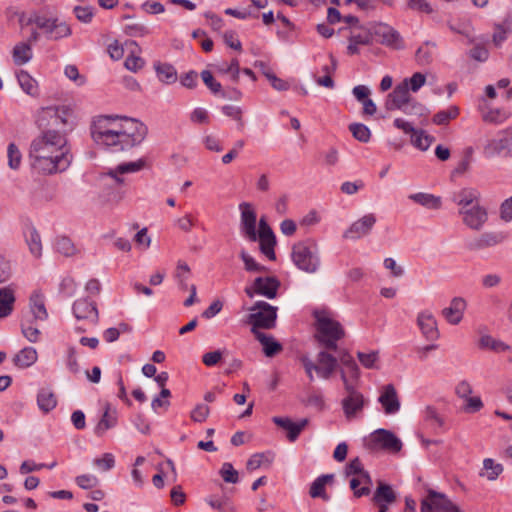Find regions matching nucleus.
I'll return each mask as SVG.
<instances>
[{
	"instance_id": "obj_41",
	"label": "nucleus",
	"mask_w": 512,
	"mask_h": 512,
	"mask_svg": "<svg viewBox=\"0 0 512 512\" xmlns=\"http://www.w3.org/2000/svg\"><path fill=\"white\" fill-rule=\"evenodd\" d=\"M17 80L22 88V90L31 96L38 95V86L35 79L31 77V75L25 71L21 70L17 73Z\"/></svg>"
},
{
	"instance_id": "obj_12",
	"label": "nucleus",
	"mask_w": 512,
	"mask_h": 512,
	"mask_svg": "<svg viewBox=\"0 0 512 512\" xmlns=\"http://www.w3.org/2000/svg\"><path fill=\"white\" fill-rule=\"evenodd\" d=\"M463 223L472 230L479 231L483 228L488 220L486 208L479 203H475L471 207L459 210Z\"/></svg>"
},
{
	"instance_id": "obj_61",
	"label": "nucleus",
	"mask_w": 512,
	"mask_h": 512,
	"mask_svg": "<svg viewBox=\"0 0 512 512\" xmlns=\"http://www.w3.org/2000/svg\"><path fill=\"white\" fill-rule=\"evenodd\" d=\"M74 14L83 23H90L94 16V8L91 6H75Z\"/></svg>"
},
{
	"instance_id": "obj_20",
	"label": "nucleus",
	"mask_w": 512,
	"mask_h": 512,
	"mask_svg": "<svg viewBox=\"0 0 512 512\" xmlns=\"http://www.w3.org/2000/svg\"><path fill=\"white\" fill-rule=\"evenodd\" d=\"M272 421L275 425L287 431V438L290 442H295L308 424V419L306 418L301 419L299 422H293L289 417L274 416Z\"/></svg>"
},
{
	"instance_id": "obj_28",
	"label": "nucleus",
	"mask_w": 512,
	"mask_h": 512,
	"mask_svg": "<svg viewBox=\"0 0 512 512\" xmlns=\"http://www.w3.org/2000/svg\"><path fill=\"white\" fill-rule=\"evenodd\" d=\"M408 198L426 209L438 210L442 207V198L434 194L418 192L410 194Z\"/></svg>"
},
{
	"instance_id": "obj_23",
	"label": "nucleus",
	"mask_w": 512,
	"mask_h": 512,
	"mask_svg": "<svg viewBox=\"0 0 512 512\" xmlns=\"http://www.w3.org/2000/svg\"><path fill=\"white\" fill-rule=\"evenodd\" d=\"M466 306V301L462 297H454L449 307L442 310V315L449 324L457 325L463 319Z\"/></svg>"
},
{
	"instance_id": "obj_53",
	"label": "nucleus",
	"mask_w": 512,
	"mask_h": 512,
	"mask_svg": "<svg viewBox=\"0 0 512 512\" xmlns=\"http://www.w3.org/2000/svg\"><path fill=\"white\" fill-rule=\"evenodd\" d=\"M219 474L226 483L236 484L239 482V473L229 462L222 464Z\"/></svg>"
},
{
	"instance_id": "obj_1",
	"label": "nucleus",
	"mask_w": 512,
	"mask_h": 512,
	"mask_svg": "<svg viewBox=\"0 0 512 512\" xmlns=\"http://www.w3.org/2000/svg\"><path fill=\"white\" fill-rule=\"evenodd\" d=\"M69 118L70 110L63 106L46 107L39 112L36 123L41 133L32 140L29 150L35 169L53 174L69 167L72 158L67 142L72 129Z\"/></svg>"
},
{
	"instance_id": "obj_51",
	"label": "nucleus",
	"mask_w": 512,
	"mask_h": 512,
	"mask_svg": "<svg viewBox=\"0 0 512 512\" xmlns=\"http://www.w3.org/2000/svg\"><path fill=\"white\" fill-rule=\"evenodd\" d=\"M349 130L353 137L360 142L367 143L371 138L370 129L362 123H352L349 125Z\"/></svg>"
},
{
	"instance_id": "obj_57",
	"label": "nucleus",
	"mask_w": 512,
	"mask_h": 512,
	"mask_svg": "<svg viewBox=\"0 0 512 512\" xmlns=\"http://www.w3.org/2000/svg\"><path fill=\"white\" fill-rule=\"evenodd\" d=\"M402 83H406L409 91L417 92L426 83V76L420 72L414 73L410 78H405Z\"/></svg>"
},
{
	"instance_id": "obj_7",
	"label": "nucleus",
	"mask_w": 512,
	"mask_h": 512,
	"mask_svg": "<svg viewBox=\"0 0 512 512\" xmlns=\"http://www.w3.org/2000/svg\"><path fill=\"white\" fill-rule=\"evenodd\" d=\"M365 446L370 451L386 450L397 453L402 448V442L391 431L380 428L370 434Z\"/></svg>"
},
{
	"instance_id": "obj_11",
	"label": "nucleus",
	"mask_w": 512,
	"mask_h": 512,
	"mask_svg": "<svg viewBox=\"0 0 512 512\" xmlns=\"http://www.w3.org/2000/svg\"><path fill=\"white\" fill-rule=\"evenodd\" d=\"M241 211L240 217V231L242 235L251 242L257 240L256 222L257 216L252 205L247 202H243L239 205Z\"/></svg>"
},
{
	"instance_id": "obj_42",
	"label": "nucleus",
	"mask_w": 512,
	"mask_h": 512,
	"mask_svg": "<svg viewBox=\"0 0 512 512\" xmlns=\"http://www.w3.org/2000/svg\"><path fill=\"white\" fill-rule=\"evenodd\" d=\"M503 472V465L500 463H496L491 458H486L483 460V469L480 472L481 477H486L489 481L496 480L499 475Z\"/></svg>"
},
{
	"instance_id": "obj_64",
	"label": "nucleus",
	"mask_w": 512,
	"mask_h": 512,
	"mask_svg": "<svg viewBox=\"0 0 512 512\" xmlns=\"http://www.w3.org/2000/svg\"><path fill=\"white\" fill-rule=\"evenodd\" d=\"M76 484L82 489H91L97 486L98 478L92 474H82L75 478Z\"/></svg>"
},
{
	"instance_id": "obj_55",
	"label": "nucleus",
	"mask_w": 512,
	"mask_h": 512,
	"mask_svg": "<svg viewBox=\"0 0 512 512\" xmlns=\"http://www.w3.org/2000/svg\"><path fill=\"white\" fill-rule=\"evenodd\" d=\"M123 31L130 37H144L150 34V30L143 23L126 24Z\"/></svg>"
},
{
	"instance_id": "obj_50",
	"label": "nucleus",
	"mask_w": 512,
	"mask_h": 512,
	"mask_svg": "<svg viewBox=\"0 0 512 512\" xmlns=\"http://www.w3.org/2000/svg\"><path fill=\"white\" fill-rule=\"evenodd\" d=\"M459 115L457 106H450L447 110H441L433 116V123L436 125H446L450 120L455 119Z\"/></svg>"
},
{
	"instance_id": "obj_40",
	"label": "nucleus",
	"mask_w": 512,
	"mask_h": 512,
	"mask_svg": "<svg viewBox=\"0 0 512 512\" xmlns=\"http://www.w3.org/2000/svg\"><path fill=\"white\" fill-rule=\"evenodd\" d=\"M26 243L32 255L40 257L42 255L41 237L35 227H29L25 233Z\"/></svg>"
},
{
	"instance_id": "obj_13",
	"label": "nucleus",
	"mask_w": 512,
	"mask_h": 512,
	"mask_svg": "<svg viewBox=\"0 0 512 512\" xmlns=\"http://www.w3.org/2000/svg\"><path fill=\"white\" fill-rule=\"evenodd\" d=\"M257 238H259L261 252L269 260L274 261L276 259V254L274 251L276 245V237L270 226L267 224L265 218H261L259 221V231Z\"/></svg>"
},
{
	"instance_id": "obj_25",
	"label": "nucleus",
	"mask_w": 512,
	"mask_h": 512,
	"mask_svg": "<svg viewBox=\"0 0 512 512\" xmlns=\"http://www.w3.org/2000/svg\"><path fill=\"white\" fill-rule=\"evenodd\" d=\"M427 500L432 505V509L438 512H461L460 508L443 493L429 490Z\"/></svg>"
},
{
	"instance_id": "obj_8",
	"label": "nucleus",
	"mask_w": 512,
	"mask_h": 512,
	"mask_svg": "<svg viewBox=\"0 0 512 512\" xmlns=\"http://www.w3.org/2000/svg\"><path fill=\"white\" fill-rule=\"evenodd\" d=\"M280 286L281 283L275 276L257 277L251 286L245 287L244 291L249 298L260 295L268 299H275Z\"/></svg>"
},
{
	"instance_id": "obj_63",
	"label": "nucleus",
	"mask_w": 512,
	"mask_h": 512,
	"mask_svg": "<svg viewBox=\"0 0 512 512\" xmlns=\"http://www.w3.org/2000/svg\"><path fill=\"white\" fill-rule=\"evenodd\" d=\"M365 471L361 460L356 457L352 459L345 467L344 474L346 477L359 476Z\"/></svg>"
},
{
	"instance_id": "obj_48",
	"label": "nucleus",
	"mask_w": 512,
	"mask_h": 512,
	"mask_svg": "<svg viewBox=\"0 0 512 512\" xmlns=\"http://www.w3.org/2000/svg\"><path fill=\"white\" fill-rule=\"evenodd\" d=\"M273 454L268 453H256L253 454L247 461L248 470H256L263 465H270L273 461Z\"/></svg>"
},
{
	"instance_id": "obj_52",
	"label": "nucleus",
	"mask_w": 512,
	"mask_h": 512,
	"mask_svg": "<svg viewBox=\"0 0 512 512\" xmlns=\"http://www.w3.org/2000/svg\"><path fill=\"white\" fill-rule=\"evenodd\" d=\"M357 357L361 365L366 369H377L379 353L378 351H370L368 353L358 352Z\"/></svg>"
},
{
	"instance_id": "obj_54",
	"label": "nucleus",
	"mask_w": 512,
	"mask_h": 512,
	"mask_svg": "<svg viewBox=\"0 0 512 512\" xmlns=\"http://www.w3.org/2000/svg\"><path fill=\"white\" fill-rule=\"evenodd\" d=\"M240 257H241L242 261L244 262L245 270L248 272L261 273V272H265L267 270V268L265 266L256 262V260L244 250H242L240 252Z\"/></svg>"
},
{
	"instance_id": "obj_38",
	"label": "nucleus",
	"mask_w": 512,
	"mask_h": 512,
	"mask_svg": "<svg viewBox=\"0 0 512 512\" xmlns=\"http://www.w3.org/2000/svg\"><path fill=\"white\" fill-rule=\"evenodd\" d=\"M15 296L12 289L0 288V318L9 316L13 311Z\"/></svg>"
},
{
	"instance_id": "obj_18",
	"label": "nucleus",
	"mask_w": 512,
	"mask_h": 512,
	"mask_svg": "<svg viewBox=\"0 0 512 512\" xmlns=\"http://www.w3.org/2000/svg\"><path fill=\"white\" fill-rule=\"evenodd\" d=\"M73 314L78 320H90L91 322L98 321V310L96 303L89 298H81L74 302Z\"/></svg>"
},
{
	"instance_id": "obj_31",
	"label": "nucleus",
	"mask_w": 512,
	"mask_h": 512,
	"mask_svg": "<svg viewBox=\"0 0 512 512\" xmlns=\"http://www.w3.org/2000/svg\"><path fill=\"white\" fill-rule=\"evenodd\" d=\"M396 495L392 487L388 484L380 483L374 495L373 502L377 506L387 505L395 502Z\"/></svg>"
},
{
	"instance_id": "obj_32",
	"label": "nucleus",
	"mask_w": 512,
	"mask_h": 512,
	"mask_svg": "<svg viewBox=\"0 0 512 512\" xmlns=\"http://www.w3.org/2000/svg\"><path fill=\"white\" fill-rule=\"evenodd\" d=\"M156 75L162 83L172 84L177 80V71L173 65L169 63L156 62L154 64Z\"/></svg>"
},
{
	"instance_id": "obj_60",
	"label": "nucleus",
	"mask_w": 512,
	"mask_h": 512,
	"mask_svg": "<svg viewBox=\"0 0 512 512\" xmlns=\"http://www.w3.org/2000/svg\"><path fill=\"white\" fill-rule=\"evenodd\" d=\"M400 111L407 115H418L421 116L424 114L425 107L419 103L415 98H411L410 101L407 102Z\"/></svg>"
},
{
	"instance_id": "obj_4",
	"label": "nucleus",
	"mask_w": 512,
	"mask_h": 512,
	"mask_svg": "<svg viewBox=\"0 0 512 512\" xmlns=\"http://www.w3.org/2000/svg\"><path fill=\"white\" fill-rule=\"evenodd\" d=\"M34 24L37 29L43 31L48 40L57 41L71 35L72 31L70 26L60 21L57 17L47 16L46 14L34 12L31 13L26 21V25Z\"/></svg>"
},
{
	"instance_id": "obj_22",
	"label": "nucleus",
	"mask_w": 512,
	"mask_h": 512,
	"mask_svg": "<svg viewBox=\"0 0 512 512\" xmlns=\"http://www.w3.org/2000/svg\"><path fill=\"white\" fill-rule=\"evenodd\" d=\"M384 412L388 415L396 414L400 410V401L397 391L392 384H387L383 387L382 392L378 398Z\"/></svg>"
},
{
	"instance_id": "obj_30",
	"label": "nucleus",
	"mask_w": 512,
	"mask_h": 512,
	"mask_svg": "<svg viewBox=\"0 0 512 512\" xmlns=\"http://www.w3.org/2000/svg\"><path fill=\"white\" fill-rule=\"evenodd\" d=\"M30 310L34 320L44 321L48 318L45 307L44 296L41 293L34 292L30 297Z\"/></svg>"
},
{
	"instance_id": "obj_58",
	"label": "nucleus",
	"mask_w": 512,
	"mask_h": 512,
	"mask_svg": "<svg viewBox=\"0 0 512 512\" xmlns=\"http://www.w3.org/2000/svg\"><path fill=\"white\" fill-rule=\"evenodd\" d=\"M425 421L431 426V428L437 432L438 429L443 426V419L439 416L437 411L428 406L425 410Z\"/></svg>"
},
{
	"instance_id": "obj_16",
	"label": "nucleus",
	"mask_w": 512,
	"mask_h": 512,
	"mask_svg": "<svg viewBox=\"0 0 512 512\" xmlns=\"http://www.w3.org/2000/svg\"><path fill=\"white\" fill-rule=\"evenodd\" d=\"M507 239L505 232H485L467 243L472 251L482 250L503 243Z\"/></svg>"
},
{
	"instance_id": "obj_46",
	"label": "nucleus",
	"mask_w": 512,
	"mask_h": 512,
	"mask_svg": "<svg viewBox=\"0 0 512 512\" xmlns=\"http://www.w3.org/2000/svg\"><path fill=\"white\" fill-rule=\"evenodd\" d=\"M435 138L432 135L427 134L424 130H416L413 135H411V142L413 146L416 148L426 151Z\"/></svg>"
},
{
	"instance_id": "obj_5",
	"label": "nucleus",
	"mask_w": 512,
	"mask_h": 512,
	"mask_svg": "<svg viewBox=\"0 0 512 512\" xmlns=\"http://www.w3.org/2000/svg\"><path fill=\"white\" fill-rule=\"evenodd\" d=\"M277 310L276 306L268 302L256 301L250 308L247 323L251 325V329H254V331L274 329L277 322Z\"/></svg>"
},
{
	"instance_id": "obj_37",
	"label": "nucleus",
	"mask_w": 512,
	"mask_h": 512,
	"mask_svg": "<svg viewBox=\"0 0 512 512\" xmlns=\"http://www.w3.org/2000/svg\"><path fill=\"white\" fill-rule=\"evenodd\" d=\"M436 44L431 41H425L416 51L415 60L419 65H429L434 58Z\"/></svg>"
},
{
	"instance_id": "obj_35",
	"label": "nucleus",
	"mask_w": 512,
	"mask_h": 512,
	"mask_svg": "<svg viewBox=\"0 0 512 512\" xmlns=\"http://www.w3.org/2000/svg\"><path fill=\"white\" fill-rule=\"evenodd\" d=\"M37 404L41 411L48 413L57 405L55 394L48 388H42L37 395Z\"/></svg>"
},
{
	"instance_id": "obj_59",
	"label": "nucleus",
	"mask_w": 512,
	"mask_h": 512,
	"mask_svg": "<svg viewBox=\"0 0 512 512\" xmlns=\"http://www.w3.org/2000/svg\"><path fill=\"white\" fill-rule=\"evenodd\" d=\"M8 165L11 169H18L21 164V152L14 143H10L7 148Z\"/></svg>"
},
{
	"instance_id": "obj_14",
	"label": "nucleus",
	"mask_w": 512,
	"mask_h": 512,
	"mask_svg": "<svg viewBox=\"0 0 512 512\" xmlns=\"http://www.w3.org/2000/svg\"><path fill=\"white\" fill-rule=\"evenodd\" d=\"M374 33L383 45L396 50L404 48V40L402 36L393 27L380 23L375 27Z\"/></svg>"
},
{
	"instance_id": "obj_36",
	"label": "nucleus",
	"mask_w": 512,
	"mask_h": 512,
	"mask_svg": "<svg viewBox=\"0 0 512 512\" xmlns=\"http://www.w3.org/2000/svg\"><path fill=\"white\" fill-rule=\"evenodd\" d=\"M38 358V354L35 348L25 347L20 350L14 357V363L20 368H27L32 366Z\"/></svg>"
},
{
	"instance_id": "obj_27",
	"label": "nucleus",
	"mask_w": 512,
	"mask_h": 512,
	"mask_svg": "<svg viewBox=\"0 0 512 512\" xmlns=\"http://www.w3.org/2000/svg\"><path fill=\"white\" fill-rule=\"evenodd\" d=\"M479 199L480 193L475 188H463L452 196V201L460 207L459 210H464L475 203H479Z\"/></svg>"
},
{
	"instance_id": "obj_34",
	"label": "nucleus",
	"mask_w": 512,
	"mask_h": 512,
	"mask_svg": "<svg viewBox=\"0 0 512 512\" xmlns=\"http://www.w3.org/2000/svg\"><path fill=\"white\" fill-rule=\"evenodd\" d=\"M12 57L14 63L18 66L28 63L33 57L31 45L26 42L16 44L12 51Z\"/></svg>"
},
{
	"instance_id": "obj_47",
	"label": "nucleus",
	"mask_w": 512,
	"mask_h": 512,
	"mask_svg": "<svg viewBox=\"0 0 512 512\" xmlns=\"http://www.w3.org/2000/svg\"><path fill=\"white\" fill-rule=\"evenodd\" d=\"M21 331L23 336L31 343H37L40 340L41 332L36 326H33L30 318L22 320Z\"/></svg>"
},
{
	"instance_id": "obj_10",
	"label": "nucleus",
	"mask_w": 512,
	"mask_h": 512,
	"mask_svg": "<svg viewBox=\"0 0 512 512\" xmlns=\"http://www.w3.org/2000/svg\"><path fill=\"white\" fill-rule=\"evenodd\" d=\"M483 155L485 158H511L505 130H500L497 134L486 140L483 145Z\"/></svg>"
},
{
	"instance_id": "obj_3",
	"label": "nucleus",
	"mask_w": 512,
	"mask_h": 512,
	"mask_svg": "<svg viewBox=\"0 0 512 512\" xmlns=\"http://www.w3.org/2000/svg\"><path fill=\"white\" fill-rule=\"evenodd\" d=\"M291 259L294 265L306 273H315L320 267L319 249L312 240H304L293 245Z\"/></svg>"
},
{
	"instance_id": "obj_62",
	"label": "nucleus",
	"mask_w": 512,
	"mask_h": 512,
	"mask_svg": "<svg viewBox=\"0 0 512 512\" xmlns=\"http://www.w3.org/2000/svg\"><path fill=\"white\" fill-rule=\"evenodd\" d=\"M210 414V408L206 404H197L195 408L191 411V419L194 422L202 423L206 421Z\"/></svg>"
},
{
	"instance_id": "obj_17",
	"label": "nucleus",
	"mask_w": 512,
	"mask_h": 512,
	"mask_svg": "<svg viewBox=\"0 0 512 512\" xmlns=\"http://www.w3.org/2000/svg\"><path fill=\"white\" fill-rule=\"evenodd\" d=\"M417 325L426 340L435 341L439 338L437 321L430 311L424 310L418 313Z\"/></svg>"
},
{
	"instance_id": "obj_15",
	"label": "nucleus",
	"mask_w": 512,
	"mask_h": 512,
	"mask_svg": "<svg viewBox=\"0 0 512 512\" xmlns=\"http://www.w3.org/2000/svg\"><path fill=\"white\" fill-rule=\"evenodd\" d=\"M376 223V217L373 213L364 215L359 220L353 222L344 232L343 237L347 239H360L370 233Z\"/></svg>"
},
{
	"instance_id": "obj_6",
	"label": "nucleus",
	"mask_w": 512,
	"mask_h": 512,
	"mask_svg": "<svg viewBox=\"0 0 512 512\" xmlns=\"http://www.w3.org/2000/svg\"><path fill=\"white\" fill-rule=\"evenodd\" d=\"M318 342L328 350L337 349V341L344 337L341 324L326 315L316 314Z\"/></svg>"
},
{
	"instance_id": "obj_21",
	"label": "nucleus",
	"mask_w": 512,
	"mask_h": 512,
	"mask_svg": "<svg viewBox=\"0 0 512 512\" xmlns=\"http://www.w3.org/2000/svg\"><path fill=\"white\" fill-rule=\"evenodd\" d=\"M316 361V373L323 379H329L338 367L337 357L326 351H320Z\"/></svg>"
},
{
	"instance_id": "obj_44",
	"label": "nucleus",
	"mask_w": 512,
	"mask_h": 512,
	"mask_svg": "<svg viewBox=\"0 0 512 512\" xmlns=\"http://www.w3.org/2000/svg\"><path fill=\"white\" fill-rule=\"evenodd\" d=\"M479 347L481 349H489L495 352H505L510 349V346L506 343L494 339L490 335H483L479 340Z\"/></svg>"
},
{
	"instance_id": "obj_43",
	"label": "nucleus",
	"mask_w": 512,
	"mask_h": 512,
	"mask_svg": "<svg viewBox=\"0 0 512 512\" xmlns=\"http://www.w3.org/2000/svg\"><path fill=\"white\" fill-rule=\"evenodd\" d=\"M334 478L333 474H324L317 477L311 484L309 494L312 498H325V485Z\"/></svg>"
},
{
	"instance_id": "obj_9",
	"label": "nucleus",
	"mask_w": 512,
	"mask_h": 512,
	"mask_svg": "<svg viewBox=\"0 0 512 512\" xmlns=\"http://www.w3.org/2000/svg\"><path fill=\"white\" fill-rule=\"evenodd\" d=\"M342 381L348 395L342 400V407L347 418L354 417L364 407V397L346 379L345 371H342Z\"/></svg>"
},
{
	"instance_id": "obj_56",
	"label": "nucleus",
	"mask_w": 512,
	"mask_h": 512,
	"mask_svg": "<svg viewBox=\"0 0 512 512\" xmlns=\"http://www.w3.org/2000/svg\"><path fill=\"white\" fill-rule=\"evenodd\" d=\"M201 78L207 88L215 95H220L222 92V85L216 81L209 70H203L201 72Z\"/></svg>"
},
{
	"instance_id": "obj_39",
	"label": "nucleus",
	"mask_w": 512,
	"mask_h": 512,
	"mask_svg": "<svg viewBox=\"0 0 512 512\" xmlns=\"http://www.w3.org/2000/svg\"><path fill=\"white\" fill-rule=\"evenodd\" d=\"M146 165L145 159H138L134 162H126L109 169L104 175L135 173L142 170Z\"/></svg>"
},
{
	"instance_id": "obj_2",
	"label": "nucleus",
	"mask_w": 512,
	"mask_h": 512,
	"mask_svg": "<svg viewBox=\"0 0 512 512\" xmlns=\"http://www.w3.org/2000/svg\"><path fill=\"white\" fill-rule=\"evenodd\" d=\"M90 133L97 145L111 152H121L142 143L147 136L148 128L134 118L99 115L94 118Z\"/></svg>"
},
{
	"instance_id": "obj_26",
	"label": "nucleus",
	"mask_w": 512,
	"mask_h": 512,
	"mask_svg": "<svg viewBox=\"0 0 512 512\" xmlns=\"http://www.w3.org/2000/svg\"><path fill=\"white\" fill-rule=\"evenodd\" d=\"M251 333L262 345L263 353L266 357H274L283 350L281 343L276 341L272 335L261 331H254V329H251Z\"/></svg>"
},
{
	"instance_id": "obj_33",
	"label": "nucleus",
	"mask_w": 512,
	"mask_h": 512,
	"mask_svg": "<svg viewBox=\"0 0 512 512\" xmlns=\"http://www.w3.org/2000/svg\"><path fill=\"white\" fill-rule=\"evenodd\" d=\"M338 362L342 365V371H345L346 378L350 376L353 379H357L359 377V367L355 362L354 358L346 351H342L338 355Z\"/></svg>"
},
{
	"instance_id": "obj_49",
	"label": "nucleus",
	"mask_w": 512,
	"mask_h": 512,
	"mask_svg": "<svg viewBox=\"0 0 512 512\" xmlns=\"http://www.w3.org/2000/svg\"><path fill=\"white\" fill-rule=\"evenodd\" d=\"M55 250L66 256L70 257L76 253V248L70 238L66 236H60L55 239L54 243Z\"/></svg>"
},
{
	"instance_id": "obj_29",
	"label": "nucleus",
	"mask_w": 512,
	"mask_h": 512,
	"mask_svg": "<svg viewBox=\"0 0 512 512\" xmlns=\"http://www.w3.org/2000/svg\"><path fill=\"white\" fill-rule=\"evenodd\" d=\"M117 424L116 411L111 412V406L109 403L105 404L104 413L95 427V434L102 436L107 430L115 427Z\"/></svg>"
},
{
	"instance_id": "obj_45",
	"label": "nucleus",
	"mask_w": 512,
	"mask_h": 512,
	"mask_svg": "<svg viewBox=\"0 0 512 512\" xmlns=\"http://www.w3.org/2000/svg\"><path fill=\"white\" fill-rule=\"evenodd\" d=\"M371 41L369 34L367 33H359L352 34L349 37V44L347 46V53L349 55H355L359 53L360 45H368Z\"/></svg>"
},
{
	"instance_id": "obj_19",
	"label": "nucleus",
	"mask_w": 512,
	"mask_h": 512,
	"mask_svg": "<svg viewBox=\"0 0 512 512\" xmlns=\"http://www.w3.org/2000/svg\"><path fill=\"white\" fill-rule=\"evenodd\" d=\"M412 98L409 88L406 83H399L395 86L393 91L388 94L385 107L387 110H400Z\"/></svg>"
},
{
	"instance_id": "obj_24",
	"label": "nucleus",
	"mask_w": 512,
	"mask_h": 512,
	"mask_svg": "<svg viewBox=\"0 0 512 512\" xmlns=\"http://www.w3.org/2000/svg\"><path fill=\"white\" fill-rule=\"evenodd\" d=\"M479 111L481 113L482 120L490 124H501L510 116V113L504 108L488 107L484 98H482V103L479 104Z\"/></svg>"
}]
</instances>
